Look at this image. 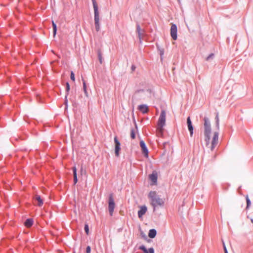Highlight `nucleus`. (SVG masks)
<instances>
[{"instance_id": "f257e3e1", "label": "nucleus", "mask_w": 253, "mask_h": 253, "mask_svg": "<svg viewBox=\"0 0 253 253\" xmlns=\"http://www.w3.org/2000/svg\"><path fill=\"white\" fill-rule=\"evenodd\" d=\"M205 140L206 146L212 151L217 145L218 142V132H214L212 136H211V125L208 118H204Z\"/></svg>"}, {"instance_id": "f03ea898", "label": "nucleus", "mask_w": 253, "mask_h": 253, "mask_svg": "<svg viewBox=\"0 0 253 253\" xmlns=\"http://www.w3.org/2000/svg\"><path fill=\"white\" fill-rule=\"evenodd\" d=\"M148 196L151 200V205L154 208L158 206H162L164 203L163 199L158 196L155 191H151Z\"/></svg>"}, {"instance_id": "7ed1b4c3", "label": "nucleus", "mask_w": 253, "mask_h": 253, "mask_svg": "<svg viewBox=\"0 0 253 253\" xmlns=\"http://www.w3.org/2000/svg\"><path fill=\"white\" fill-rule=\"evenodd\" d=\"M94 12V25L96 31L100 30L99 13L98 11L97 3L95 0H92Z\"/></svg>"}, {"instance_id": "20e7f679", "label": "nucleus", "mask_w": 253, "mask_h": 253, "mask_svg": "<svg viewBox=\"0 0 253 253\" xmlns=\"http://www.w3.org/2000/svg\"><path fill=\"white\" fill-rule=\"evenodd\" d=\"M166 114L165 110H162L161 113L159 120L158 126L160 131H162L163 126L165 125Z\"/></svg>"}, {"instance_id": "39448f33", "label": "nucleus", "mask_w": 253, "mask_h": 253, "mask_svg": "<svg viewBox=\"0 0 253 253\" xmlns=\"http://www.w3.org/2000/svg\"><path fill=\"white\" fill-rule=\"evenodd\" d=\"M115 207V204L114 202L113 194H110L109 197V202H108V209L109 213L111 216L113 215V213L114 211V208Z\"/></svg>"}, {"instance_id": "423d86ee", "label": "nucleus", "mask_w": 253, "mask_h": 253, "mask_svg": "<svg viewBox=\"0 0 253 253\" xmlns=\"http://www.w3.org/2000/svg\"><path fill=\"white\" fill-rule=\"evenodd\" d=\"M177 26L175 24L171 23L170 28V36L173 40L177 39Z\"/></svg>"}, {"instance_id": "0eeeda50", "label": "nucleus", "mask_w": 253, "mask_h": 253, "mask_svg": "<svg viewBox=\"0 0 253 253\" xmlns=\"http://www.w3.org/2000/svg\"><path fill=\"white\" fill-rule=\"evenodd\" d=\"M114 142L115 143V155L116 156L118 157L119 156V152L121 149V148H120L121 144L116 136H115L114 138Z\"/></svg>"}, {"instance_id": "6e6552de", "label": "nucleus", "mask_w": 253, "mask_h": 253, "mask_svg": "<svg viewBox=\"0 0 253 253\" xmlns=\"http://www.w3.org/2000/svg\"><path fill=\"white\" fill-rule=\"evenodd\" d=\"M149 178L152 181V185H156L157 183L158 174L156 171H153L149 175Z\"/></svg>"}, {"instance_id": "1a4fd4ad", "label": "nucleus", "mask_w": 253, "mask_h": 253, "mask_svg": "<svg viewBox=\"0 0 253 253\" xmlns=\"http://www.w3.org/2000/svg\"><path fill=\"white\" fill-rule=\"evenodd\" d=\"M140 146L141 148L143 153L145 156L147 158L148 157V151L143 141L141 140L140 142Z\"/></svg>"}, {"instance_id": "9d476101", "label": "nucleus", "mask_w": 253, "mask_h": 253, "mask_svg": "<svg viewBox=\"0 0 253 253\" xmlns=\"http://www.w3.org/2000/svg\"><path fill=\"white\" fill-rule=\"evenodd\" d=\"M187 123L188 129L190 131V136H192L193 133V127L192 124V122L191 121L190 118L189 117H188L187 119Z\"/></svg>"}, {"instance_id": "9b49d317", "label": "nucleus", "mask_w": 253, "mask_h": 253, "mask_svg": "<svg viewBox=\"0 0 253 253\" xmlns=\"http://www.w3.org/2000/svg\"><path fill=\"white\" fill-rule=\"evenodd\" d=\"M139 249L144 252V253H154V250L153 248L147 249L143 245L139 247Z\"/></svg>"}, {"instance_id": "f8f14e48", "label": "nucleus", "mask_w": 253, "mask_h": 253, "mask_svg": "<svg viewBox=\"0 0 253 253\" xmlns=\"http://www.w3.org/2000/svg\"><path fill=\"white\" fill-rule=\"evenodd\" d=\"M147 211V207L145 206L140 207V210L138 211L139 217H142Z\"/></svg>"}, {"instance_id": "ddd939ff", "label": "nucleus", "mask_w": 253, "mask_h": 253, "mask_svg": "<svg viewBox=\"0 0 253 253\" xmlns=\"http://www.w3.org/2000/svg\"><path fill=\"white\" fill-rule=\"evenodd\" d=\"M138 109L143 113H146L148 111V107L147 105L142 104L138 107Z\"/></svg>"}, {"instance_id": "4468645a", "label": "nucleus", "mask_w": 253, "mask_h": 253, "mask_svg": "<svg viewBox=\"0 0 253 253\" xmlns=\"http://www.w3.org/2000/svg\"><path fill=\"white\" fill-rule=\"evenodd\" d=\"M34 200L36 201H37V205L38 206H42V205H43V200L41 198V197L38 195H35V198H34Z\"/></svg>"}, {"instance_id": "2eb2a0df", "label": "nucleus", "mask_w": 253, "mask_h": 253, "mask_svg": "<svg viewBox=\"0 0 253 253\" xmlns=\"http://www.w3.org/2000/svg\"><path fill=\"white\" fill-rule=\"evenodd\" d=\"M137 32L138 34L139 39L141 40L143 35V31L142 30L139 25H137Z\"/></svg>"}, {"instance_id": "dca6fc26", "label": "nucleus", "mask_w": 253, "mask_h": 253, "mask_svg": "<svg viewBox=\"0 0 253 253\" xmlns=\"http://www.w3.org/2000/svg\"><path fill=\"white\" fill-rule=\"evenodd\" d=\"M73 175H74V184H76L78 181L77 175V169L76 167L73 168Z\"/></svg>"}, {"instance_id": "f3484780", "label": "nucleus", "mask_w": 253, "mask_h": 253, "mask_svg": "<svg viewBox=\"0 0 253 253\" xmlns=\"http://www.w3.org/2000/svg\"><path fill=\"white\" fill-rule=\"evenodd\" d=\"M156 230L155 229H151L149 231L148 236L151 238H154L156 235Z\"/></svg>"}, {"instance_id": "a211bd4d", "label": "nucleus", "mask_w": 253, "mask_h": 253, "mask_svg": "<svg viewBox=\"0 0 253 253\" xmlns=\"http://www.w3.org/2000/svg\"><path fill=\"white\" fill-rule=\"evenodd\" d=\"M33 224V220L32 219H27L26 221L25 222V225L27 227H30Z\"/></svg>"}, {"instance_id": "6ab92c4d", "label": "nucleus", "mask_w": 253, "mask_h": 253, "mask_svg": "<svg viewBox=\"0 0 253 253\" xmlns=\"http://www.w3.org/2000/svg\"><path fill=\"white\" fill-rule=\"evenodd\" d=\"M52 27H53V36L55 37L56 34L57 32V27L56 24L54 22V21L52 22Z\"/></svg>"}, {"instance_id": "aec40b11", "label": "nucleus", "mask_w": 253, "mask_h": 253, "mask_svg": "<svg viewBox=\"0 0 253 253\" xmlns=\"http://www.w3.org/2000/svg\"><path fill=\"white\" fill-rule=\"evenodd\" d=\"M83 89L86 96H88L85 82L83 80Z\"/></svg>"}, {"instance_id": "412c9836", "label": "nucleus", "mask_w": 253, "mask_h": 253, "mask_svg": "<svg viewBox=\"0 0 253 253\" xmlns=\"http://www.w3.org/2000/svg\"><path fill=\"white\" fill-rule=\"evenodd\" d=\"M246 198L247 201V208H248L251 203L248 195L246 196Z\"/></svg>"}, {"instance_id": "4be33fe9", "label": "nucleus", "mask_w": 253, "mask_h": 253, "mask_svg": "<svg viewBox=\"0 0 253 253\" xmlns=\"http://www.w3.org/2000/svg\"><path fill=\"white\" fill-rule=\"evenodd\" d=\"M98 60L99 61L100 63L102 64L103 62V59H102V55H101V54L100 52L98 53Z\"/></svg>"}, {"instance_id": "5701e85b", "label": "nucleus", "mask_w": 253, "mask_h": 253, "mask_svg": "<svg viewBox=\"0 0 253 253\" xmlns=\"http://www.w3.org/2000/svg\"><path fill=\"white\" fill-rule=\"evenodd\" d=\"M130 136L132 139H134L135 138V132L133 129H131V130Z\"/></svg>"}, {"instance_id": "b1692460", "label": "nucleus", "mask_w": 253, "mask_h": 253, "mask_svg": "<svg viewBox=\"0 0 253 253\" xmlns=\"http://www.w3.org/2000/svg\"><path fill=\"white\" fill-rule=\"evenodd\" d=\"M84 230L87 235L89 234V227L88 225L85 224L84 226Z\"/></svg>"}, {"instance_id": "393cba45", "label": "nucleus", "mask_w": 253, "mask_h": 253, "mask_svg": "<svg viewBox=\"0 0 253 253\" xmlns=\"http://www.w3.org/2000/svg\"><path fill=\"white\" fill-rule=\"evenodd\" d=\"M71 79L74 82L75 81V74L74 73H73V72H71Z\"/></svg>"}, {"instance_id": "a878e982", "label": "nucleus", "mask_w": 253, "mask_h": 253, "mask_svg": "<svg viewBox=\"0 0 253 253\" xmlns=\"http://www.w3.org/2000/svg\"><path fill=\"white\" fill-rule=\"evenodd\" d=\"M213 53H211V54H210L206 58V60L207 61H209L210 59H212L213 57Z\"/></svg>"}, {"instance_id": "bb28decb", "label": "nucleus", "mask_w": 253, "mask_h": 253, "mask_svg": "<svg viewBox=\"0 0 253 253\" xmlns=\"http://www.w3.org/2000/svg\"><path fill=\"white\" fill-rule=\"evenodd\" d=\"M70 90V85L68 83H66V91L69 92Z\"/></svg>"}, {"instance_id": "cd10ccee", "label": "nucleus", "mask_w": 253, "mask_h": 253, "mask_svg": "<svg viewBox=\"0 0 253 253\" xmlns=\"http://www.w3.org/2000/svg\"><path fill=\"white\" fill-rule=\"evenodd\" d=\"M91 251L90 247L89 246H87L86 249V253H90Z\"/></svg>"}, {"instance_id": "c85d7f7f", "label": "nucleus", "mask_w": 253, "mask_h": 253, "mask_svg": "<svg viewBox=\"0 0 253 253\" xmlns=\"http://www.w3.org/2000/svg\"><path fill=\"white\" fill-rule=\"evenodd\" d=\"M223 248H224V251L225 253H228L226 247L224 243H223Z\"/></svg>"}, {"instance_id": "c756f323", "label": "nucleus", "mask_w": 253, "mask_h": 253, "mask_svg": "<svg viewBox=\"0 0 253 253\" xmlns=\"http://www.w3.org/2000/svg\"><path fill=\"white\" fill-rule=\"evenodd\" d=\"M216 123H217V127L218 128L219 127V119H218V116H217L216 117Z\"/></svg>"}, {"instance_id": "7c9ffc66", "label": "nucleus", "mask_w": 253, "mask_h": 253, "mask_svg": "<svg viewBox=\"0 0 253 253\" xmlns=\"http://www.w3.org/2000/svg\"><path fill=\"white\" fill-rule=\"evenodd\" d=\"M135 67L133 65L131 66L132 70L134 71L135 70Z\"/></svg>"}, {"instance_id": "2f4dec72", "label": "nucleus", "mask_w": 253, "mask_h": 253, "mask_svg": "<svg viewBox=\"0 0 253 253\" xmlns=\"http://www.w3.org/2000/svg\"><path fill=\"white\" fill-rule=\"evenodd\" d=\"M251 220L252 223H253V219H251Z\"/></svg>"}]
</instances>
